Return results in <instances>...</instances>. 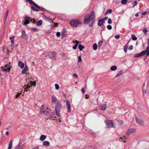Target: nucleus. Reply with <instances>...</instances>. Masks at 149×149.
Wrapping results in <instances>:
<instances>
[{
  "instance_id": "f257e3e1",
  "label": "nucleus",
  "mask_w": 149,
  "mask_h": 149,
  "mask_svg": "<svg viewBox=\"0 0 149 149\" xmlns=\"http://www.w3.org/2000/svg\"><path fill=\"white\" fill-rule=\"evenodd\" d=\"M95 19V12L93 11L84 16L83 23L84 24H88L89 26H91L94 24Z\"/></svg>"
},
{
  "instance_id": "f03ea898",
  "label": "nucleus",
  "mask_w": 149,
  "mask_h": 149,
  "mask_svg": "<svg viewBox=\"0 0 149 149\" xmlns=\"http://www.w3.org/2000/svg\"><path fill=\"white\" fill-rule=\"evenodd\" d=\"M40 113L41 114H44L45 115L47 116L49 119L50 118L55 120V118H56L55 117L53 116L54 113L52 112L50 113L49 109H48V107H47L46 109L44 107L43 105H42L40 107Z\"/></svg>"
},
{
  "instance_id": "7ed1b4c3",
  "label": "nucleus",
  "mask_w": 149,
  "mask_h": 149,
  "mask_svg": "<svg viewBox=\"0 0 149 149\" xmlns=\"http://www.w3.org/2000/svg\"><path fill=\"white\" fill-rule=\"evenodd\" d=\"M24 20L23 21L24 25H26L29 23V22H33L32 23H34L37 26H39L41 25L42 24V21L40 20L38 21H37L33 19H32L28 16L25 17L24 18Z\"/></svg>"
},
{
  "instance_id": "20e7f679",
  "label": "nucleus",
  "mask_w": 149,
  "mask_h": 149,
  "mask_svg": "<svg viewBox=\"0 0 149 149\" xmlns=\"http://www.w3.org/2000/svg\"><path fill=\"white\" fill-rule=\"evenodd\" d=\"M146 53V56L149 55V48L148 47L146 48V50L142 51L141 53L135 54L134 56V58H137L144 55Z\"/></svg>"
},
{
  "instance_id": "39448f33",
  "label": "nucleus",
  "mask_w": 149,
  "mask_h": 149,
  "mask_svg": "<svg viewBox=\"0 0 149 149\" xmlns=\"http://www.w3.org/2000/svg\"><path fill=\"white\" fill-rule=\"evenodd\" d=\"M107 128H111V127L116 128V124L113 122V121L109 120L105 122Z\"/></svg>"
},
{
  "instance_id": "423d86ee",
  "label": "nucleus",
  "mask_w": 149,
  "mask_h": 149,
  "mask_svg": "<svg viewBox=\"0 0 149 149\" xmlns=\"http://www.w3.org/2000/svg\"><path fill=\"white\" fill-rule=\"evenodd\" d=\"M82 23L81 21L80 20L73 19L70 21V24L73 27H77L79 24Z\"/></svg>"
},
{
  "instance_id": "0eeeda50",
  "label": "nucleus",
  "mask_w": 149,
  "mask_h": 149,
  "mask_svg": "<svg viewBox=\"0 0 149 149\" xmlns=\"http://www.w3.org/2000/svg\"><path fill=\"white\" fill-rule=\"evenodd\" d=\"M61 108L62 105L61 103L60 102H58L55 108L56 113L58 116L59 115V113Z\"/></svg>"
},
{
  "instance_id": "6e6552de",
  "label": "nucleus",
  "mask_w": 149,
  "mask_h": 149,
  "mask_svg": "<svg viewBox=\"0 0 149 149\" xmlns=\"http://www.w3.org/2000/svg\"><path fill=\"white\" fill-rule=\"evenodd\" d=\"M29 83H30L31 85H29V84L26 85L27 86L24 89V91H27L28 90V88H29L32 86H36V81H29Z\"/></svg>"
},
{
  "instance_id": "1a4fd4ad",
  "label": "nucleus",
  "mask_w": 149,
  "mask_h": 149,
  "mask_svg": "<svg viewBox=\"0 0 149 149\" xmlns=\"http://www.w3.org/2000/svg\"><path fill=\"white\" fill-rule=\"evenodd\" d=\"M11 68V66L10 65L8 64L6 65L4 67L3 66L1 67L2 71L4 72H7V71L8 72H10Z\"/></svg>"
},
{
  "instance_id": "9d476101",
  "label": "nucleus",
  "mask_w": 149,
  "mask_h": 149,
  "mask_svg": "<svg viewBox=\"0 0 149 149\" xmlns=\"http://www.w3.org/2000/svg\"><path fill=\"white\" fill-rule=\"evenodd\" d=\"M136 122L137 123L139 124L140 125H143L144 124V121L141 119L136 118Z\"/></svg>"
},
{
  "instance_id": "9b49d317",
  "label": "nucleus",
  "mask_w": 149,
  "mask_h": 149,
  "mask_svg": "<svg viewBox=\"0 0 149 149\" xmlns=\"http://www.w3.org/2000/svg\"><path fill=\"white\" fill-rule=\"evenodd\" d=\"M136 131V129L134 128H132L129 129L126 132V134L128 135H129L131 133H134Z\"/></svg>"
},
{
  "instance_id": "f8f14e48",
  "label": "nucleus",
  "mask_w": 149,
  "mask_h": 149,
  "mask_svg": "<svg viewBox=\"0 0 149 149\" xmlns=\"http://www.w3.org/2000/svg\"><path fill=\"white\" fill-rule=\"evenodd\" d=\"M49 56L50 58L55 59L56 57V54L54 52H50L49 54Z\"/></svg>"
},
{
  "instance_id": "ddd939ff",
  "label": "nucleus",
  "mask_w": 149,
  "mask_h": 149,
  "mask_svg": "<svg viewBox=\"0 0 149 149\" xmlns=\"http://www.w3.org/2000/svg\"><path fill=\"white\" fill-rule=\"evenodd\" d=\"M38 6L39 7H36V8H38V9H36L35 7L33 6L31 7V8L33 10L36 11H38L39 10H42L44 9V8H42L40 7L39 6Z\"/></svg>"
},
{
  "instance_id": "4468645a",
  "label": "nucleus",
  "mask_w": 149,
  "mask_h": 149,
  "mask_svg": "<svg viewBox=\"0 0 149 149\" xmlns=\"http://www.w3.org/2000/svg\"><path fill=\"white\" fill-rule=\"evenodd\" d=\"M66 107L67 108V112L69 113L70 111L71 105L70 102L68 101H67L66 102Z\"/></svg>"
},
{
  "instance_id": "2eb2a0df",
  "label": "nucleus",
  "mask_w": 149,
  "mask_h": 149,
  "mask_svg": "<svg viewBox=\"0 0 149 149\" xmlns=\"http://www.w3.org/2000/svg\"><path fill=\"white\" fill-rule=\"evenodd\" d=\"M26 2H28L30 4H33L36 7H39L32 0H26Z\"/></svg>"
},
{
  "instance_id": "dca6fc26",
  "label": "nucleus",
  "mask_w": 149,
  "mask_h": 149,
  "mask_svg": "<svg viewBox=\"0 0 149 149\" xmlns=\"http://www.w3.org/2000/svg\"><path fill=\"white\" fill-rule=\"evenodd\" d=\"M73 43H75V44L73 47V49H75L77 48L78 45L79 43V42L78 41L76 40L75 41H73Z\"/></svg>"
},
{
  "instance_id": "f3484780",
  "label": "nucleus",
  "mask_w": 149,
  "mask_h": 149,
  "mask_svg": "<svg viewBox=\"0 0 149 149\" xmlns=\"http://www.w3.org/2000/svg\"><path fill=\"white\" fill-rule=\"evenodd\" d=\"M18 65L21 68H23L24 67V65L23 63L20 61L18 62Z\"/></svg>"
},
{
  "instance_id": "a211bd4d",
  "label": "nucleus",
  "mask_w": 149,
  "mask_h": 149,
  "mask_svg": "<svg viewBox=\"0 0 149 149\" xmlns=\"http://www.w3.org/2000/svg\"><path fill=\"white\" fill-rule=\"evenodd\" d=\"M43 145L45 146H48L49 145L50 143L48 141H45L43 142Z\"/></svg>"
},
{
  "instance_id": "6ab92c4d",
  "label": "nucleus",
  "mask_w": 149,
  "mask_h": 149,
  "mask_svg": "<svg viewBox=\"0 0 149 149\" xmlns=\"http://www.w3.org/2000/svg\"><path fill=\"white\" fill-rule=\"evenodd\" d=\"M104 22V19H100L98 22V25L99 26H101Z\"/></svg>"
},
{
  "instance_id": "aec40b11",
  "label": "nucleus",
  "mask_w": 149,
  "mask_h": 149,
  "mask_svg": "<svg viewBox=\"0 0 149 149\" xmlns=\"http://www.w3.org/2000/svg\"><path fill=\"white\" fill-rule=\"evenodd\" d=\"M14 38L15 36H13L12 37H10L9 38L10 40H11V44L13 45V46L14 44Z\"/></svg>"
},
{
  "instance_id": "412c9836",
  "label": "nucleus",
  "mask_w": 149,
  "mask_h": 149,
  "mask_svg": "<svg viewBox=\"0 0 149 149\" xmlns=\"http://www.w3.org/2000/svg\"><path fill=\"white\" fill-rule=\"evenodd\" d=\"M47 138V136L45 135H41L40 137V140L41 141H43L45 140Z\"/></svg>"
},
{
  "instance_id": "4be33fe9",
  "label": "nucleus",
  "mask_w": 149,
  "mask_h": 149,
  "mask_svg": "<svg viewBox=\"0 0 149 149\" xmlns=\"http://www.w3.org/2000/svg\"><path fill=\"white\" fill-rule=\"evenodd\" d=\"M52 100L53 102H56L57 101V99L55 96H52Z\"/></svg>"
},
{
  "instance_id": "5701e85b",
  "label": "nucleus",
  "mask_w": 149,
  "mask_h": 149,
  "mask_svg": "<svg viewBox=\"0 0 149 149\" xmlns=\"http://www.w3.org/2000/svg\"><path fill=\"white\" fill-rule=\"evenodd\" d=\"M54 19H51L49 18H48L46 17L45 18V20L46 21H48L50 22H51L52 23H53L54 22Z\"/></svg>"
},
{
  "instance_id": "b1692460",
  "label": "nucleus",
  "mask_w": 149,
  "mask_h": 149,
  "mask_svg": "<svg viewBox=\"0 0 149 149\" xmlns=\"http://www.w3.org/2000/svg\"><path fill=\"white\" fill-rule=\"evenodd\" d=\"M78 48L80 51H81L84 48V47L81 45H79Z\"/></svg>"
},
{
  "instance_id": "393cba45",
  "label": "nucleus",
  "mask_w": 149,
  "mask_h": 149,
  "mask_svg": "<svg viewBox=\"0 0 149 149\" xmlns=\"http://www.w3.org/2000/svg\"><path fill=\"white\" fill-rule=\"evenodd\" d=\"M107 108V107L106 105L104 104L101 107V109L102 110H105Z\"/></svg>"
},
{
  "instance_id": "a878e982",
  "label": "nucleus",
  "mask_w": 149,
  "mask_h": 149,
  "mask_svg": "<svg viewBox=\"0 0 149 149\" xmlns=\"http://www.w3.org/2000/svg\"><path fill=\"white\" fill-rule=\"evenodd\" d=\"M12 141H11L9 142V146L8 147V149H11L12 147Z\"/></svg>"
},
{
  "instance_id": "bb28decb",
  "label": "nucleus",
  "mask_w": 149,
  "mask_h": 149,
  "mask_svg": "<svg viewBox=\"0 0 149 149\" xmlns=\"http://www.w3.org/2000/svg\"><path fill=\"white\" fill-rule=\"evenodd\" d=\"M110 69L112 71H114L116 70L117 67L115 65H114L111 66Z\"/></svg>"
},
{
  "instance_id": "cd10ccee",
  "label": "nucleus",
  "mask_w": 149,
  "mask_h": 149,
  "mask_svg": "<svg viewBox=\"0 0 149 149\" xmlns=\"http://www.w3.org/2000/svg\"><path fill=\"white\" fill-rule=\"evenodd\" d=\"M123 74V71L122 70H120L117 74L116 77H118L121 75Z\"/></svg>"
},
{
  "instance_id": "c85d7f7f",
  "label": "nucleus",
  "mask_w": 149,
  "mask_h": 149,
  "mask_svg": "<svg viewBox=\"0 0 149 149\" xmlns=\"http://www.w3.org/2000/svg\"><path fill=\"white\" fill-rule=\"evenodd\" d=\"M131 37L133 40H137V38L134 35L132 34L131 36Z\"/></svg>"
},
{
  "instance_id": "c756f323",
  "label": "nucleus",
  "mask_w": 149,
  "mask_h": 149,
  "mask_svg": "<svg viewBox=\"0 0 149 149\" xmlns=\"http://www.w3.org/2000/svg\"><path fill=\"white\" fill-rule=\"evenodd\" d=\"M97 46L96 43H94L93 45V47L94 50H96L97 48Z\"/></svg>"
},
{
  "instance_id": "7c9ffc66",
  "label": "nucleus",
  "mask_w": 149,
  "mask_h": 149,
  "mask_svg": "<svg viewBox=\"0 0 149 149\" xmlns=\"http://www.w3.org/2000/svg\"><path fill=\"white\" fill-rule=\"evenodd\" d=\"M103 42V41L100 40L99 41V42L98 43V46H99L100 47H101L102 46Z\"/></svg>"
},
{
  "instance_id": "2f4dec72",
  "label": "nucleus",
  "mask_w": 149,
  "mask_h": 149,
  "mask_svg": "<svg viewBox=\"0 0 149 149\" xmlns=\"http://www.w3.org/2000/svg\"><path fill=\"white\" fill-rule=\"evenodd\" d=\"M28 70L26 69V68H24L23 70L22 71V74H23L25 73Z\"/></svg>"
},
{
  "instance_id": "473e14b6",
  "label": "nucleus",
  "mask_w": 149,
  "mask_h": 149,
  "mask_svg": "<svg viewBox=\"0 0 149 149\" xmlns=\"http://www.w3.org/2000/svg\"><path fill=\"white\" fill-rule=\"evenodd\" d=\"M127 1V0H122L121 3L122 4H125Z\"/></svg>"
},
{
  "instance_id": "72a5a7b5",
  "label": "nucleus",
  "mask_w": 149,
  "mask_h": 149,
  "mask_svg": "<svg viewBox=\"0 0 149 149\" xmlns=\"http://www.w3.org/2000/svg\"><path fill=\"white\" fill-rule=\"evenodd\" d=\"M112 12V10L111 9H109L107 10L106 12V13H111Z\"/></svg>"
},
{
  "instance_id": "f704fd0d",
  "label": "nucleus",
  "mask_w": 149,
  "mask_h": 149,
  "mask_svg": "<svg viewBox=\"0 0 149 149\" xmlns=\"http://www.w3.org/2000/svg\"><path fill=\"white\" fill-rule=\"evenodd\" d=\"M127 47H128L127 46V45H125V46L124 47V50L125 52V53H126V52H127Z\"/></svg>"
},
{
  "instance_id": "c9c22d12",
  "label": "nucleus",
  "mask_w": 149,
  "mask_h": 149,
  "mask_svg": "<svg viewBox=\"0 0 149 149\" xmlns=\"http://www.w3.org/2000/svg\"><path fill=\"white\" fill-rule=\"evenodd\" d=\"M54 24H55V25L54 26L53 25H52L51 26V28H52L55 27L57 26L58 25V24L57 23H55V22H54Z\"/></svg>"
},
{
  "instance_id": "e433bc0d",
  "label": "nucleus",
  "mask_w": 149,
  "mask_h": 149,
  "mask_svg": "<svg viewBox=\"0 0 149 149\" xmlns=\"http://www.w3.org/2000/svg\"><path fill=\"white\" fill-rule=\"evenodd\" d=\"M55 86L56 89L58 90L59 89V86L57 84H55Z\"/></svg>"
},
{
  "instance_id": "4c0bfd02",
  "label": "nucleus",
  "mask_w": 149,
  "mask_h": 149,
  "mask_svg": "<svg viewBox=\"0 0 149 149\" xmlns=\"http://www.w3.org/2000/svg\"><path fill=\"white\" fill-rule=\"evenodd\" d=\"M108 23L109 24H111L112 23V20L111 18H109L108 21Z\"/></svg>"
},
{
  "instance_id": "58836bf2",
  "label": "nucleus",
  "mask_w": 149,
  "mask_h": 149,
  "mask_svg": "<svg viewBox=\"0 0 149 149\" xmlns=\"http://www.w3.org/2000/svg\"><path fill=\"white\" fill-rule=\"evenodd\" d=\"M107 28L109 30H111L112 29V27L111 25H108L107 26Z\"/></svg>"
},
{
  "instance_id": "ea45409f",
  "label": "nucleus",
  "mask_w": 149,
  "mask_h": 149,
  "mask_svg": "<svg viewBox=\"0 0 149 149\" xmlns=\"http://www.w3.org/2000/svg\"><path fill=\"white\" fill-rule=\"evenodd\" d=\"M82 61L81 56H79L78 57V62H79Z\"/></svg>"
},
{
  "instance_id": "a19ab883",
  "label": "nucleus",
  "mask_w": 149,
  "mask_h": 149,
  "mask_svg": "<svg viewBox=\"0 0 149 149\" xmlns=\"http://www.w3.org/2000/svg\"><path fill=\"white\" fill-rule=\"evenodd\" d=\"M21 94V93H18L17 94L15 95V98H17Z\"/></svg>"
},
{
  "instance_id": "79ce46f5",
  "label": "nucleus",
  "mask_w": 149,
  "mask_h": 149,
  "mask_svg": "<svg viewBox=\"0 0 149 149\" xmlns=\"http://www.w3.org/2000/svg\"><path fill=\"white\" fill-rule=\"evenodd\" d=\"M8 13H9V11H8V10L7 11L6 13V15L5 20H6V19H7V17L8 15Z\"/></svg>"
},
{
  "instance_id": "37998d69",
  "label": "nucleus",
  "mask_w": 149,
  "mask_h": 149,
  "mask_svg": "<svg viewBox=\"0 0 149 149\" xmlns=\"http://www.w3.org/2000/svg\"><path fill=\"white\" fill-rule=\"evenodd\" d=\"M143 95H146V91L145 89L143 90Z\"/></svg>"
},
{
  "instance_id": "c03bdc74",
  "label": "nucleus",
  "mask_w": 149,
  "mask_h": 149,
  "mask_svg": "<svg viewBox=\"0 0 149 149\" xmlns=\"http://www.w3.org/2000/svg\"><path fill=\"white\" fill-rule=\"evenodd\" d=\"M32 30L34 31H36L38 32L39 31L38 29H36V28H33L32 29Z\"/></svg>"
},
{
  "instance_id": "a18cd8bd",
  "label": "nucleus",
  "mask_w": 149,
  "mask_h": 149,
  "mask_svg": "<svg viewBox=\"0 0 149 149\" xmlns=\"http://www.w3.org/2000/svg\"><path fill=\"white\" fill-rule=\"evenodd\" d=\"M56 35L58 37H60V35H61L60 33V32H57L56 33Z\"/></svg>"
},
{
  "instance_id": "49530a36",
  "label": "nucleus",
  "mask_w": 149,
  "mask_h": 149,
  "mask_svg": "<svg viewBox=\"0 0 149 149\" xmlns=\"http://www.w3.org/2000/svg\"><path fill=\"white\" fill-rule=\"evenodd\" d=\"M137 2L136 1H135L132 3L133 6V7L134 6H135L137 4Z\"/></svg>"
},
{
  "instance_id": "de8ad7c7",
  "label": "nucleus",
  "mask_w": 149,
  "mask_h": 149,
  "mask_svg": "<svg viewBox=\"0 0 149 149\" xmlns=\"http://www.w3.org/2000/svg\"><path fill=\"white\" fill-rule=\"evenodd\" d=\"M143 32L145 34H146V32L147 31V29H144L143 31Z\"/></svg>"
},
{
  "instance_id": "09e8293b",
  "label": "nucleus",
  "mask_w": 149,
  "mask_h": 149,
  "mask_svg": "<svg viewBox=\"0 0 149 149\" xmlns=\"http://www.w3.org/2000/svg\"><path fill=\"white\" fill-rule=\"evenodd\" d=\"M115 38L116 39H118L120 38V36L118 35H116L115 36Z\"/></svg>"
},
{
  "instance_id": "8fccbe9b",
  "label": "nucleus",
  "mask_w": 149,
  "mask_h": 149,
  "mask_svg": "<svg viewBox=\"0 0 149 149\" xmlns=\"http://www.w3.org/2000/svg\"><path fill=\"white\" fill-rule=\"evenodd\" d=\"M61 36L62 37H64L65 36V34L64 31L62 33Z\"/></svg>"
},
{
  "instance_id": "3c124183",
  "label": "nucleus",
  "mask_w": 149,
  "mask_h": 149,
  "mask_svg": "<svg viewBox=\"0 0 149 149\" xmlns=\"http://www.w3.org/2000/svg\"><path fill=\"white\" fill-rule=\"evenodd\" d=\"M133 49V46L132 45H131L130 46V47H129L128 49L129 50H132Z\"/></svg>"
},
{
  "instance_id": "603ef678",
  "label": "nucleus",
  "mask_w": 149,
  "mask_h": 149,
  "mask_svg": "<svg viewBox=\"0 0 149 149\" xmlns=\"http://www.w3.org/2000/svg\"><path fill=\"white\" fill-rule=\"evenodd\" d=\"M126 136H124L123 137H120V139H122V141H123V139H124V138L125 139H126Z\"/></svg>"
},
{
  "instance_id": "864d4df0",
  "label": "nucleus",
  "mask_w": 149,
  "mask_h": 149,
  "mask_svg": "<svg viewBox=\"0 0 149 149\" xmlns=\"http://www.w3.org/2000/svg\"><path fill=\"white\" fill-rule=\"evenodd\" d=\"M73 76L76 78L78 77V76L76 74H73Z\"/></svg>"
},
{
  "instance_id": "5fc2aeb1",
  "label": "nucleus",
  "mask_w": 149,
  "mask_h": 149,
  "mask_svg": "<svg viewBox=\"0 0 149 149\" xmlns=\"http://www.w3.org/2000/svg\"><path fill=\"white\" fill-rule=\"evenodd\" d=\"M103 19H104V21L105 20H106L107 19H108V17H104V18H102Z\"/></svg>"
},
{
  "instance_id": "6e6d98bb",
  "label": "nucleus",
  "mask_w": 149,
  "mask_h": 149,
  "mask_svg": "<svg viewBox=\"0 0 149 149\" xmlns=\"http://www.w3.org/2000/svg\"><path fill=\"white\" fill-rule=\"evenodd\" d=\"M5 46H4L3 48H2V50L4 52L5 51Z\"/></svg>"
},
{
  "instance_id": "4d7b16f0",
  "label": "nucleus",
  "mask_w": 149,
  "mask_h": 149,
  "mask_svg": "<svg viewBox=\"0 0 149 149\" xmlns=\"http://www.w3.org/2000/svg\"><path fill=\"white\" fill-rule=\"evenodd\" d=\"M146 14V11H145L144 12L142 13V15H145Z\"/></svg>"
},
{
  "instance_id": "13d9d810",
  "label": "nucleus",
  "mask_w": 149,
  "mask_h": 149,
  "mask_svg": "<svg viewBox=\"0 0 149 149\" xmlns=\"http://www.w3.org/2000/svg\"><path fill=\"white\" fill-rule=\"evenodd\" d=\"M81 91L83 93H84V89L83 88H82L81 89Z\"/></svg>"
},
{
  "instance_id": "bf43d9fd",
  "label": "nucleus",
  "mask_w": 149,
  "mask_h": 149,
  "mask_svg": "<svg viewBox=\"0 0 149 149\" xmlns=\"http://www.w3.org/2000/svg\"><path fill=\"white\" fill-rule=\"evenodd\" d=\"M9 134V133L8 132V131H7L6 132V134L7 135V136H8V135Z\"/></svg>"
},
{
  "instance_id": "052dcab7",
  "label": "nucleus",
  "mask_w": 149,
  "mask_h": 149,
  "mask_svg": "<svg viewBox=\"0 0 149 149\" xmlns=\"http://www.w3.org/2000/svg\"><path fill=\"white\" fill-rule=\"evenodd\" d=\"M85 96H86V99H88V98L89 96H88V95H85Z\"/></svg>"
},
{
  "instance_id": "680f3d73",
  "label": "nucleus",
  "mask_w": 149,
  "mask_h": 149,
  "mask_svg": "<svg viewBox=\"0 0 149 149\" xmlns=\"http://www.w3.org/2000/svg\"><path fill=\"white\" fill-rule=\"evenodd\" d=\"M18 149H22V147L21 146H19Z\"/></svg>"
},
{
  "instance_id": "e2e57ef3",
  "label": "nucleus",
  "mask_w": 149,
  "mask_h": 149,
  "mask_svg": "<svg viewBox=\"0 0 149 149\" xmlns=\"http://www.w3.org/2000/svg\"><path fill=\"white\" fill-rule=\"evenodd\" d=\"M24 68H26V69L28 70V67L27 65H25Z\"/></svg>"
},
{
  "instance_id": "0e129e2a",
  "label": "nucleus",
  "mask_w": 149,
  "mask_h": 149,
  "mask_svg": "<svg viewBox=\"0 0 149 149\" xmlns=\"http://www.w3.org/2000/svg\"><path fill=\"white\" fill-rule=\"evenodd\" d=\"M84 88H85V89H87V86H86V83L85 84V86H84Z\"/></svg>"
},
{
  "instance_id": "69168bd1",
  "label": "nucleus",
  "mask_w": 149,
  "mask_h": 149,
  "mask_svg": "<svg viewBox=\"0 0 149 149\" xmlns=\"http://www.w3.org/2000/svg\"><path fill=\"white\" fill-rule=\"evenodd\" d=\"M139 15L138 13H137L135 14V16L136 17H138L139 16Z\"/></svg>"
},
{
  "instance_id": "338daca9",
  "label": "nucleus",
  "mask_w": 149,
  "mask_h": 149,
  "mask_svg": "<svg viewBox=\"0 0 149 149\" xmlns=\"http://www.w3.org/2000/svg\"><path fill=\"white\" fill-rule=\"evenodd\" d=\"M31 79V77H29V76H28V79H29H29Z\"/></svg>"
},
{
  "instance_id": "774afa93",
  "label": "nucleus",
  "mask_w": 149,
  "mask_h": 149,
  "mask_svg": "<svg viewBox=\"0 0 149 149\" xmlns=\"http://www.w3.org/2000/svg\"><path fill=\"white\" fill-rule=\"evenodd\" d=\"M9 51L8 50H7V54H9Z\"/></svg>"
}]
</instances>
